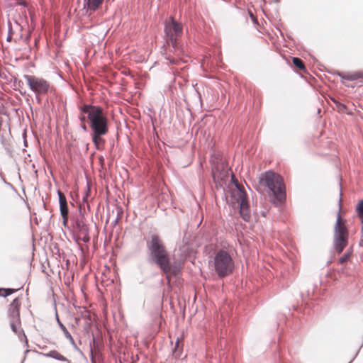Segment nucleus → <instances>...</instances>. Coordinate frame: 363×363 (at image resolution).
<instances>
[{
  "mask_svg": "<svg viewBox=\"0 0 363 363\" xmlns=\"http://www.w3.org/2000/svg\"><path fill=\"white\" fill-rule=\"evenodd\" d=\"M347 229L337 215L334 228V247L337 253H341L347 244Z\"/></svg>",
  "mask_w": 363,
  "mask_h": 363,
  "instance_id": "nucleus-6",
  "label": "nucleus"
},
{
  "mask_svg": "<svg viewBox=\"0 0 363 363\" xmlns=\"http://www.w3.org/2000/svg\"><path fill=\"white\" fill-rule=\"evenodd\" d=\"M21 363H23V362H21Z\"/></svg>",
  "mask_w": 363,
  "mask_h": 363,
  "instance_id": "nucleus-44",
  "label": "nucleus"
},
{
  "mask_svg": "<svg viewBox=\"0 0 363 363\" xmlns=\"http://www.w3.org/2000/svg\"><path fill=\"white\" fill-rule=\"evenodd\" d=\"M84 238H82V240L84 242H86L89 240V238L88 237V234L86 235H84Z\"/></svg>",
  "mask_w": 363,
  "mask_h": 363,
  "instance_id": "nucleus-28",
  "label": "nucleus"
},
{
  "mask_svg": "<svg viewBox=\"0 0 363 363\" xmlns=\"http://www.w3.org/2000/svg\"><path fill=\"white\" fill-rule=\"evenodd\" d=\"M19 306L20 301L18 298H15L9 305L8 314L10 320L20 321Z\"/></svg>",
  "mask_w": 363,
  "mask_h": 363,
  "instance_id": "nucleus-10",
  "label": "nucleus"
},
{
  "mask_svg": "<svg viewBox=\"0 0 363 363\" xmlns=\"http://www.w3.org/2000/svg\"><path fill=\"white\" fill-rule=\"evenodd\" d=\"M164 33L167 45H177L183 35V26L170 16L164 22Z\"/></svg>",
  "mask_w": 363,
  "mask_h": 363,
  "instance_id": "nucleus-5",
  "label": "nucleus"
},
{
  "mask_svg": "<svg viewBox=\"0 0 363 363\" xmlns=\"http://www.w3.org/2000/svg\"><path fill=\"white\" fill-rule=\"evenodd\" d=\"M21 363H23V362H21Z\"/></svg>",
  "mask_w": 363,
  "mask_h": 363,
  "instance_id": "nucleus-43",
  "label": "nucleus"
},
{
  "mask_svg": "<svg viewBox=\"0 0 363 363\" xmlns=\"http://www.w3.org/2000/svg\"><path fill=\"white\" fill-rule=\"evenodd\" d=\"M352 255V252L350 251H347L340 259H339V262L340 264H344L345 262H347L350 257Z\"/></svg>",
  "mask_w": 363,
  "mask_h": 363,
  "instance_id": "nucleus-22",
  "label": "nucleus"
},
{
  "mask_svg": "<svg viewBox=\"0 0 363 363\" xmlns=\"http://www.w3.org/2000/svg\"><path fill=\"white\" fill-rule=\"evenodd\" d=\"M291 60H292L293 65L295 67H296L297 69H298L300 70L306 72V68L304 65V62L301 58L297 57H292Z\"/></svg>",
  "mask_w": 363,
  "mask_h": 363,
  "instance_id": "nucleus-16",
  "label": "nucleus"
},
{
  "mask_svg": "<svg viewBox=\"0 0 363 363\" xmlns=\"http://www.w3.org/2000/svg\"><path fill=\"white\" fill-rule=\"evenodd\" d=\"M82 128L84 130V131H87V128L85 124H83L82 125Z\"/></svg>",
  "mask_w": 363,
  "mask_h": 363,
  "instance_id": "nucleus-30",
  "label": "nucleus"
},
{
  "mask_svg": "<svg viewBox=\"0 0 363 363\" xmlns=\"http://www.w3.org/2000/svg\"><path fill=\"white\" fill-rule=\"evenodd\" d=\"M57 195L59 199L60 210L61 215L68 214L69 209L65 196L60 191H57Z\"/></svg>",
  "mask_w": 363,
  "mask_h": 363,
  "instance_id": "nucleus-12",
  "label": "nucleus"
},
{
  "mask_svg": "<svg viewBox=\"0 0 363 363\" xmlns=\"http://www.w3.org/2000/svg\"><path fill=\"white\" fill-rule=\"evenodd\" d=\"M19 4L25 6L26 3L24 1H22V2H20Z\"/></svg>",
  "mask_w": 363,
  "mask_h": 363,
  "instance_id": "nucleus-38",
  "label": "nucleus"
},
{
  "mask_svg": "<svg viewBox=\"0 0 363 363\" xmlns=\"http://www.w3.org/2000/svg\"><path fill=\"white\" fill-rule=\"evenodd\" d=\"M14 291H15V290L13 289H11V288L4 289V288H3L2 296L3 297H6L8 296H10Z\"/></svg>",
  "mask_w": 363,
  "mask_h": 363,
  "instance_id": "nucleus-24",
  "label": "nucleus"
},
{
  "mask_svg": "<svg viewBox=\"0 0 363 363\" xmlns=\"http://www.w3.org/2000/svg\"><path fill=\"white\" fill-rule=\"evenodd\" d=\"M55 317H56V320H57V323L59 325V327L61 328V330H62L65 337L69 341L70 344L73 346H76V344H75V342L72 337V336L71 335V334L69 333V331L67 330V329L66 328V327L64 325V324L60 321V318H59V316H58V314L56 312L55 313Z\"/></svg>",
  "mask_w": 363,
  "mask_h": 363,
  "instance_id": "nucleus-13",
  "label": "nucleus"
},
{
  "mask_svg": "<svg viewBox=\"0 0 363 363\" xmlns=\"http://www.w3.org/2000/svg\"><path fill=\"white\" fill-rule=\"evenodd\" d=\"M362 235L361 240L363 241V226H362Z\"/></svg>",
  "mask_w": 363,
  "mask_h": 363,
  "instance_id": "nucleus-37",
  "label": "nucleus"
},
{
  "mask_svg": "<svg viewBox=\"0 0 363 363\" xmlns=\"http://www.w3.org/2000/svg\"><path fill=\"white\" fill-rule=\"evenodd\" d=\"M21 81H18V85L19 86H21V85H20V84H21Z\"/></svg>",
  "mask_w": 363,
  "mask_h": 363,
  "instance_id": "nucleus-41",
  "label": "nucleus"
},
{
  "mask_svg": "<svg viewBox=\"0 0 363 363\" xmlns=\"http://www.w3.org/2000/svg\"><path fill=\"white\" fill-rule=\"evenodd\" d=\"M74 228L76 230L79 231L83 235H86L89 233V228L83 220L82 216L77 218L74 221Z\"/></svg>",
  "mask_w": 363,
  "mask_h": 363,
  "instance_id": "nucleus-11",
  "label": "nucleus"
},
{
  "mask_svg": "<svg viewBox=\"0 0 363 363\" xmlns=\"http://www.w3.org/2000/svg\"><path fill=\"white\" fill-rule=\"evenodd\" d=\"M3 288H0V296H2Z\"/></svg>",
  "mask_w": 363,
  "mask_h": 363,
  "instance_id": "nucleus-35",
  "label": "nucleus"
},
{
  "mask_svg": "<svg viewBox=\"0 0 363 363\" xmlns=\"http://www.w3.org/2000/svg\"><path fill=\"white\" fill-rule=\"evenodd\" d=\"M79 120L84 123L85 121H86V118H87V115L86 113H82L81 111H80V116H79Z\"/></svg>",
  "mask_w": 363,
  "mask_h": 363,
  "instance_id": "nucleus-25",
  "label": "nucleus"
},
{
  "mask_svg": "<svg viewBox=\"0 0 363 363\" xmlns=\"http://www.w3.org/2000/svg\"><path fill=\"white\" fill-rule=\"evenodd\" d=\"M91 360H94V354H93V351H92V349H91Z\"/></svg>",
  "mask_w": 363,
  "mask_h": 363,
  "instance_id": "nucleus-31",
  "label": "nucleus"
},
{
  "mask_svg": "<svg viewBox=\"0 0 363 363\" xmlns=\"http://www.w3.org/2000/svg\"><path fill=\"white\" fill-rule=\"evenodd\" d=\"M46 357L53 358L60 361L67 362V363H72L67 357L61 354L56 350H51L48 353L43 354Z\"/></svg>",
  "mask_w": 363,
  "mask_h": 363,
  "instance_id": "nucleus-14",
  "label": "nucleus"
},
{
  "mask_svg": "<svg viewBox=\"0 0 363 363\" xmlns=\"http://www.w3.org/2000/svg\"><path fill=\"white\" fill-rule=\"evenodd\" d=\"M213 267L219 277H223L230 274L234 269V262L228 252L219 250L213 259Z\"/></svg>",
  "mask_w": 363,
  "mask_h": 363,
  "instance_id": "nucleus-4",
  "label": "nucleus"
},
{
  "mask_svg": "<svg viewBox=\"0 0 363 363\" xmlns=\"http://www.w3.org/2000/svg\"><path fill=\"white\" fill-rule=\"evenodd\" d=\"M179 344H180L179 339L177 338V340L175 342L174 347L172 349V352L175 355L176 357H180L182 352V348L179 347Z\"/></svg>",
  "mask_w": 363,
  "mask_h": 363,
  "instance_id": "nucleus-21",
  "label": "nucleus"
},
{
  "mask_svg": "<svg viewBox=\"0 0 363 363\" xmlns=\"http://www.w3.org/2000/svg\"><path fill=\"white\" fill-rule=\"evenodd\" d=\"M259 183L269 188L273 193L275 200L280 203L285 201V185L281 176L271 171H268L259 178Z\"/></svg>",
  "mask_w": 363,
  "mask_h": 363,
  "instance_id": "nucleus-3",
  "label": "nucleus"
},
{
  "mask_svg": "<svg viewBox=\"0 0 363 363\" xmlns=\"http://www.w3.org/2000/svg\"><path fill=\"white\" fill-rule=\"evenodd\" d=\"M85 52H86L88 54V52H89V50H88L87 48L85 50Z\"/></svg>",
  "mask_w": 363,
  "mask_h": 363,
  "instance_id": "nucleus-40",
  "label": "nucleus"
},
{
  "mask_svg": "<svg viewBox=\"0 0 363 363\" xmlns=\"http://www.w3.org/2000/svg\"><path fill=\"white\" fill-rule=\"evenodd\" d=\"M88 198L86 196L84 195L83 196V198H82V201L84 203H87L88 202Z\"/></svg>",
  "mask_w": 363,
  "mask_h": 363,
  "instance_id": "nucleus-29",
  "label": "nucleus"
},
{
  "mask_svg": "<svg viewBox=\"0 0 363 363\" xmlns=\"http://www.w3.org/2000/svg\"><path fill=\"white\" fill-rule=\"evenodd\" d=\"M26 84L30 89L38 96L45 95L48 92L50 84L43 78L38 77L35 75H23Z\"/></svg>",
  "mask_w": 363,
  "mask_h": 363,
  "instance_id": "nucleus-7",
  "label": "nucleus"
},
{
  "mask_svg": "<svg viewBox=\"0 0 363 363\" xmlns=\"http://www.w3.org/2000/svg\"><path fill=\"white\" fill-rule=\"evenodd\" d=\"M81 111L86 113L90 128L96 135H104L108 133V118L101 107L84 104L81 107Z\"/></svg>",
  "mask_w": 363,
  "mask_h": 363,
  "instance_id": "nucleus-2",
  "label": "nucleus"
},
{
  "mask_svg": "<svg viewBox=\"0 0 363 363\" xmlns=\"http://www.w3.org/2000/svg\"><path fill=\"white\" fill-rule=\"evenodd\" d=\"M7 41L10 42L11 41V35L9 34L8 36H7Z\"/></svg>",
  "mask_w": 363,
  "mask_h": 363,
  "instance_id": "nucleus-32",
  "label": "nucleus"
},
{
  "mask_svg": "<svg viewBox=\"0 0 363 363\" xmlns=\"http://www.w3.org/2000/svg\"><path fill=\"white\" fill-rule=\"evenodd\" d=\"M333 102L335 104L336 108L339 112L347 113V107L342 103L339 102L335 99H331Z\"/></svg>",
  "mask_w": 363,
  "mask_h": 363,
  "instance_id": "nucleus-19",
  "label": "nucleus"
},
{
  "mask_svg": "<svg viewBox=\"0 0 363 363\" xmlns=\"http://www.w3.org/2000/svg\"><path fill=\"white\" fill-rule=\"evenodd\" d=\"M212 176L213 181L221 186L220 182H225L228 178V169L227 164L221 162L215 164L212 168Z\"/></svg>",
  "mask_w": 363,
  "mask_h": 363,
  "instance_id": "nucleus-9",
  "label": "nucleus"
},
{
  "mask_svg": "<svg viewBox=\"0 0 363 363\" xmlns=\"http://www.w3.org/2000/svg\"><path fill=\"white\" fill-rule=\"evenodd\" d=\"M358 217L360 218L361 222L363 224V216H358Z\"/></svg>",
  "mask_w": 363,
  "mask_h": 363,
  "instance_id": "nucleus-36",
  "label": "nucleus"
},
{
  "mask_svg": "<svg viewBox=\"0 0 363 363\" xmlns=\"http://www.w3.org/2000/svg\"><path fill=\"white\" fill-rule=\"evenodd\" d=\"M103 1L104 0H84V7L88 10L96 11Z\"/></svg>",
  "mask_w": 363,
  "mask_h": 363,
  "instance_id": "nucleus-15",
  "label": "nucleus"
},
{
  "mask_svg": "<svg viewBox=\"0 0 363 363\" xmlns=\"http://www.w3.org/2000/svg\"><path fill=\"white\" fill-rule=\"evenodd\" d=\"M337 74L342 79H347V80H350V81L357 80L359 78V75L357 73H354V74H343V73L338 72Z\"/></svg>",
  "mask_w": 363,
  "mask_h": 363,
  "instance_id": "nucleus-18",
  "label": "nucleus"
},
{
  "mask_svg": "<svg viewBox=\"0 0 363 363\" xmlns=\"http://www.w3.org/2000/svg\"><path fill=\"white\" fill-rule=\"evenodd\" d=\"M18 323H20V321H17V320H10V325H11V330L17 335H20L21 333H23V337L26 339V337L25 335V334L23 333V331L21 330L20 331L18 330V328H17V324Z\"/></svg>",
  "mask_w": 363,
  "mask_h": 363,
  "instance_id": "nucleus-20",
  "label": "nucleus"
},
{
  "mask_svg": "<svg viewBox=\"0 0 363 363\" xmlns=\"http://www.w3.org/2000/svg\"><path fill=\"white\" fill-rule=\"evenodd\" d=\"M356 211L358 216H363V200H360L356 206Z\"/></svg>",
  "mask_w": 363,
  "mask_h": 363,
  "instance_id": "nucleus-23",
  "label": "nucleus"
},
{
  "mask_svg": "<svg viewBox=\"0 0 363 363\" xmlns=\"http://www.w3.org/2000/svg\"><path fill=\"white\" fill-rule=\"evenodd\" d=\"M92 141L97 150L101 149V145L104 143V140L101 138L102 135H96L94 133H91Z\"/></svg>",
  "mask_w": 363,
  "mask_h": 363,
  "instance_id": "nucleus-17",
  "label": "nucleus"
},
{
  "mask_svg": "<svg viewBox=\"0 0 363 363\" xmlns=\"http://www.w3.org/2000/svg\"><path fill=\"white\" fill-rule=\"evenodd\" d=\"M21 363H23V362H21Z\"/></svg>",
  "mask_w": 363,
  "mask_h": 363,
  "instance_id": "nucleus-42",
  "label": "nucleus"
},
{
  "mask_svg": "<svg viewBox=\"0 0 363 363\" xmlns=\"http://www.w3.org/2000/svg\"><path fill=\"white\" fill-rule=\"evenodd\" d=\"M146 245L150 262L155 264L167 277L179 274L180 267L171 263L163 242L157 235H152L147 240Z\"/></svg>",
  "mask_w": 363,
  "mask_h": 363,
  "instance_id": "nucleus-1",
  "label": "nucleus"
},
{
  "mask_svg": "<svg viewBox=\"0 0 363 363\" xmlns=\"http://www.w3.org/2000/svg\"><path fill=\"white\" fill-rule=\"evenodd\" d=\"M89 194H90V188H89V185H87L86 190V191H85L84 195H85L87 197H89Z\"/></svg>",
  "mask_w": 363,
  "mask_h": 363,
  "instance_id": "nucleus-27",
  "label": "nucleus"
},
{
  "mask_svg": "<svg viewBox=\"0 0 363 363\" xmlns=\"http://www.w3.org/2000/svg\"><path fill=\"white\" fill-rule=\"evenodd\" d=\"M118 218H116V220H114V225H116L118 223Z\"/></svg>",
  "mask_w": 363,
  "mask_h": 363,
  "instance_id": "nucleus-34",
  "label": "nucleus"
},
{
  "mask_svg": "<svg viewBox=\"0 0 363 363\" xmlns=\"http://www.w3.org/2000/svg\"><path fill=\"white\" fill-rule=\"evenodd\" d=\"M62 217V219H63V223L65 225H66V223L68 220V214H64V215H61Z\"/></svg>",
  "mask_w": 363,
  "mask_h": 363,
  "instance_id": "nucleus-26",
  "label": "nucleus"
},
{
  "mask_svg": "<svg viewBox=\"0 0 363 363\" xmlns=\"http://www.w3.org/2000/svg\"><path fill=\"white\" fill-rule=\"evenodd\" d=\"M2 181H3V182H4V184H10L9 183H8V182L6 181V179H5L4 177H2Z\"/></svg>",
  "mask_w": 363,
  "mask_h": 363,
  "instance_id": "nucleus-33",
  "label": "nucleus"
},
{
  "mask_svg": "<svg viewBox=\"0 0 363 363\" xmlns=\"http://www.w3.org/2000/svg\"><path fill=\"white\" fill-rule=\"evenodd\" d=\"M79 213L82 215V206H79Z\"/></svg>",
  "mask_w": 363,
  "mask_h": 363,
  "instance_id": "nucleus-39",
  "label": "nucleus"
},
{
  "mask_svg": "<svg viewBox=\"0 0 363 363\" xmlns=\"http://www.w3.org/2000/svg\"><path fill=\"white\" fill-rule=\"evenodd\" d=\"M232 180L235 183V185L238 189V200L240 208V214L245 221L248 222L250 220L251 215L247 194L240 186L238 182L234 181V177H232Z\"/></svg>",
  "mask_w": 363,
  "mask_h": 363,
  "instance_id": "nucleus-8",
  "label": "nucleus"
}]
</instances>
